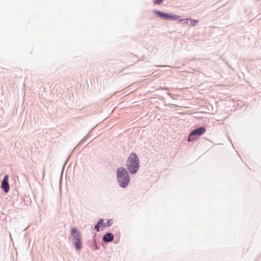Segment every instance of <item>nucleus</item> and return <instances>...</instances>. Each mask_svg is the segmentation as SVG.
Returning <instances> with one entry per match:
<instances>
[{"mask_svg": "<svg viewBox=\"0 0 261 261\" xmlns=\"http://www.w3.org/2000/svg\"><path fill=\"white\" fill-rule=\"evenodd\" d=\"M116 179L119 186L125 189L126 188L130 181L129 173L126 168L124 167H119L116 171Z\"/></svg>", "mask_w": 261, "mask_h": 261, "instance_id": "f257e3e1", "label": "nucleus"}, {"mask_svg": "<svg viewBox=\"0 0 261 261\" xmlns=\"http://www.w3.org/2000/svg\"><path fill=\"white\" fill-rule=\"evenodd\" d=\"M126 168L128 173L134 174L138 171L139 160L136 153H131L126 161Z\"/></svg>", "mask_w": 261, "mask_h": 261, "instance_id": "f03ea898", "label": "nucleus"}, {"mask_svg": "<svg viewBox=\"0 0 261 261\" xmlns=\"http://www.w3.org/2000/svg\"><path fill=\"white\" fill-rule=\"evenodd\" d=\"M71 237L73 244L76 250H80L82 247L81 237L76 228H73L70 230Z\"/></svg>", "mask_w": 261, "mask_h": 261, "instance_id": "7ed1b4c3", "label": "nucleus"}, {"mask_svg": "<svg viewBox=\"0 0 261 261\" xmlns=\"http://www.w3.org/2000/svg\"><path fill=\"white\" fill-rule=\"evenodd\" d=\"M206 129L204 127H199L194 129L189 135L188 141L193 142L196 140L200 135L203 134Z\"/></svg>", "mask_w": 261, "mask_h": 261, "instance_id": "20e7f679", "label": "nucleus"}, {"mask_svg": "<svg viewBox=\"0 0 261 261\" xmlns=\"http://www.w3.org/2000/svg\"><path fill=\"white\" fill-rule=\"evenodd\" d=\"M154 12L159 17L164 18L166 20L171 19L175 20H177L178 18H179V16L177 15H171L170 14L166 13L159 10H155Z\"/></svg>", "mask_w": 261, "mask_h": 261, "instance_id": "39448f33", "label": "nucleus"}, {"mask_svg": "<svg viewBox=\"0 0 261 261\" xmlns=\"http://www.w3.org/2000/svg\"><path fill=\"white\" fill-rule=\"evenodd\" d=\"M1 187H2V189L5 193H7L9 191L10 187H9V184L8 182V175H6L4 176L3 179L2 181Z\"/></svg>", "mask_w": 261, "mask_h": 261, "instance_id": "423d86ee", "label": "nucleus"}, {"mask_svg": "<svg viewBox=\"0 0 261 261\" xmlns=\"http://www.w3.org/2000/svg\"><path fill=\"white\" fill-rule=\"evenodd\" d=\"M114 239V235L111 232H107L103 235L102 240L105 243L112 242Z\"/></svg>", "mask_w": 261, "mask_h": 261, "instance_id": "0eeeda50", "label": "nucleus"}, {"mask_svg": "<svg viewBox=\"0 0 261 261\" xmlns=\"http://www.w3.org/2000/svg\"><path fill=\"white\" fill-rule=\"evenodd\" d=\"M103 224V220L102 219H100L98 220V222L95 225L94 228L97 231H99V228L100 226H102Z\"/></svg>", "mask_w": 261, "mask_h": 261, "instance_id": "6e6552de", "label": "nucleus"}, {"mask_svg": "<svg viewBox=\"0 0 261 261\" xmlns=\"http://www.w3.org/2000/svg\"><path fill=\"white\" fill-rule=\"evenodd\" d=\"M189 22H190V25L192 27H194L198 22V20L189 18Z\"/></svg>", "mask_w": 261, "mask_h": 261, "instance_id": "1a4fd4ad", "label": "nucleus"}, {"mask_svg": "<svg viewBox=\"0 0 261 261\" xmlns=\"http://www.w3.org/2000/svg\"><path fill=\"white\" fill-rule=\"evenodd\" d=\"M113 223H112V219H108L107 220V222H106L104 224H103V226L104 227H109V226H110L112 225Z\"/></svg>", "mask_w": 261, "mask_h": 261, "instance_id": "9d476101", "label": "nucleus"}, {"mask_svg": "<svg viewBox=\"0 0 261 261\" xmlns=\"http://www.w3.org/2000/svg\"><path fill=\"white\" fill-rule=\"evenodd\" d=\"M180 21L182 24H188L189 22V18L181 19Z\"/></svg>", "mask_w": 261, "mask_h": 261, "instance_id": "9b49d317", "label": "nucleus"}, {"mask_svg": "<svg viewBox=\"0 0 261 261\" xmlns=\"http://www.w3.org/2000/svg\"><path fill=\"white\" fill-rule=\"evenodd\" d=\"M163 0H154L153 3L154 4L159 5L161 4L163 2Z\"/></svg>", "mask_w": 261, "mask_h": 261, "instance_id": "f8f14e48", "label": "nucleus"}, {"mask_svg": "<svg viewBox=\"0 0 261 261\" xmlns=\"http://www.w3.org/2000/svg\"><path fill=\"white\" fill-rule=\"evenodd\" d=\"M88 134H87L84 138L82 140V141H84L87 138V137L88 136Z\"/></svg>", "mask_w": 261, "mask_h": 261, "instance_id": "ddd939ff", "label": "nucleus"}, {"mask_svg": "<svg viewBox=\"0 0 261 261\" xmlns=\"http://www.w3.org/2000/svg\"><path fill=\"white\" fill-rule=\"evenodd\" d=\"M44 173L43 172V177L44 176Z\"/></svg>", "mask_w": 261, "mask_h": 261, "instance_id": "4468645a", "label": "nucleus"}]
</instances>
